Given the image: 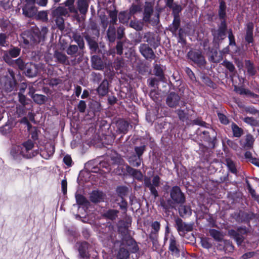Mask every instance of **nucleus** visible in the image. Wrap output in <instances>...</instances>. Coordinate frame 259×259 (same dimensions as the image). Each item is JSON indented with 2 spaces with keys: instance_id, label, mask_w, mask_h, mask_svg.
Segmentation results:
<instances>
[{
  "instance_id": "nucleus-36",
  "label": "nucleus",
  "mask_w": 259,
  "mask_h": 259,
  "mask_svg": "<svg viewBox=\"0 0 259 259\" xmlns=\"http://www.w3.org/2000/svg\"><path fill=\"white\" fill-rule=\"evenodd\" d=\"M226 6L225 3L223 1L221 2L220 4L219 15L220 18L222 20V21L225 20V17L226 16Z\"/></svg>"
},
{
  "instance_id": "nucleus-29",
  "label": "nucleus",
  "mask_w": 259,
  "mask_h": 259,
  "mask_svg": "<svg viewBox=\"0 0 259 259\" xmlns=\"http://www.w3.org/2000/svg\"><path fill=\"white\" fill-rule=\"evenodd\" d=\"M231 129L234 137L240 138L243 134V130L234 122L231 124Z\"/></svg>"
},
{
  "instance_id": "nucleus-32",
  "label": "nucleus",
  "mask_w": 259,
  "mask_h": 259,
  "mask_svg": "<svg viewBox=\"0 0 259 259\" xmlns=\"http://www.w3.org/2000/svg\"><path fill=\"white\" fill-rule=\"evenodd\" d=\"M125 166L126 170L128 174L137 178H140L142 177V174L140 171L134 169L127 164Z\"/></svg>"
},
{
  "instance_id": "nucleus-56",
  "label": "nucleus",
  "mask_w": 259,
  "mask_h": 259,
  "mask_svg": "<svg viewBox=\"0 0 259 259\" xmlns=\"http://www.w3.org/2000/svg\"><path fill=\"white\" fill-rule=\"evenodd\" d=\"M180 24V20L178 17H175L173 22L171 30L173 32H176L178 29Z\"/></svg>"
},
{
  "instance_id": "nucleus-26",
  "label": "nucleus",
  "mask_w": 259,
  "mask_h": 259,
  "mask_svg": "<svg viewBox=\"0 0 259 259\" xmlns=\"http://www.w3.org/2000/svg\"><path fill=\"white\" fill-rule=\"evenodd\" d=\"M77 9L81 14H85L88 11L89 4L86 0H77Z\"/></svg>"
},
{
  "instance_id": "nucleus-59",
  "label": "nucleus",
  "mask_w": 259,
  "mask_h": 259,
  "mask_svg": "<svg viewBox=\"0 0 259 259\" xmlns=\"http://www.w3.org/2000/svg\"><path fill=\"white\" fill-rule=\"evenodd\" d=\"M8 36L5 33H0V46L2 47L7 46L9 44Z\"/></svg>"
},
{
  "instance_id": "nucleus-40",
  "label": "nucleus",
  "mask_w": 259,
  "mask_h": 259,
  "mask_svg": "<svg viewBox=\"0 0 259 259\" xmlns=\"http://www.w3.org/2000/svg\"><path fill=\"white\" fill-rule=\"evenodd\" d=\"M75 198L76 203L78 205L87 206L89 203L88 200L82 195L76 194Z\"/></svg>"
},
{
  "instance_id": "nucleus-19",
  "label": "nucleus",
  "mask_w": 259,
  "mask_h": 259,
  "mask_svg": "<svg viewBox=\"0 0 259 259\" xmlns=\"http://www.w3.org/2000/svg\"><path fill=\"white\" fill-rule=\"evenodd\" d=\"M27 68L25 71V74L26 76L33 77L36 76L37 74V68L35 64H26Z\"/></svg>"
},
{
  "instance_id": "nucleus-13",
  "label": "nucleus",
  "mask_w": 259,
  "mask_h": 259,
  "mask_svg": "<svg viewBox=\"0 0 259 259\" xmlns=\"http://www.w3.org/2000/svg\"><path fill=\"white\" fill-rule=\"evenodd\" d=\"M22 11L25 16L31 18L36 14L37 10L34 5L25 4L22 9Z\"/></svg>"
},
{
  "instance_id": "nucleus-61",
  "label": "nucleus",
  "mask_w": 259,
  "mask_h": 259,
  "mask_svg": "<svg viewBox=\"0 0 259 259\" xmlns=\"http://www.w3.org/2000/svg\"><path fill=\"white\" fill-rule=\"evenodd\" d=\"M14 66L18 67L20 70H23L25 66V64L23 61L20 58H18L14 62Z\"/></svg>"
},
{
  "instance_id": "nucleus-10",
  "label": "nucleus",
  "mask_w": 259,
  "mask_h": 259,
  "mask_svg": "<svg viewBox=\"0 0 259 259\" xmlns=\"http://www.w3.org/2000/svg\"><path fill=\"white\" fill-rule=\"evenodd\" d=\"M139 50L142 55L147 60L153 59L155 57L152 49L147 44H141L139 47Z\"/></svg>"
},
{
  "instance_id": "nucleus-57",
  "label": "nucleus",
  "mask_w": 259,
  "mask_h": 259,
  "mask_svg": "<svg viewBox=\"0 0 259 259\" xmlns=\"http://www.w3.org/2000/svg\"><path fill=\"white\" fill-rule=\"evenodd\" d=\"M117 194L122 198L126 195L127 192V188L124 186H120L116 189Z\"/></svg>"
},
{
  "instance_id": "nucleus-54",
  "label": "nucleus",
  "mask_w": 259,
  "mask_h": 259,
  "mask_svg": "<svg viewBox=\"0 0 259 259\" xmlns=\"http://www.w3.org/2000/svg\"><path fill=\"white\" fill-rule=\"evenodd\" d=\"M48 32V28L47 27H42L41 29V30L38 29V35L39 37H40V42L41 40H44Z\"/></svg>"
},
{
  "instance_id": "nucleus-50",
  "label": "nucleus",
  "mask_w": 259,
  "mask_h": 259,
  "mask_svg": "<svg viewBox=\"0 0 259 259\" xmlns=\"http://www.w3.org/2000/svg\"><path fill=\"white\" fill-rule=\"evenodd\" d=\"M246 183L247 185V189L252 197L259 203V195L256 194L255 191L251 188L250 184L248 181L246 182Z\"/></svg>"
},
{
  "instance_id": "nucleus-28",
  "label": "nucleus",
  "mask_w": 259,
  "mask_h": 259,
  "mask_svg": "<svg viewBox=\"0 0 259 259\" xmlns=\"http://www.w3.org/2000/svg\"><path fill=\"white\" fill-rule=\"evenodd\" d=\"M54 57L57 60V61L62 64H65L68 62V57L64 53L59 52L58 51H55L54 53Z\"/></svg>"
},
{
  "instance_id": "nucleus-30",
  "label": "nucleus",
  "mask_w": 259,
  "mask_h": 259,
  "mask_svg": "<svg viewBox=\"0 0 259 259\" xmlns=\"http://www.w3.org/2000/svg\"><path fill=\"white\" fill-rule=\"evenodd\" d=\"M209 233L210 235L216 241H219L220 243L222 241L223 235L219 231L212 229L209 230Z\"/></svg>"
},
{
  "instance_id": "nucleus-20",
  "label": "nucleus",
  "mask_w": 259,
  "mask_h": 259,
  "mask_svg": "<svg viewBox=\"0 0 259 259\" xmlns=\"http://www.w3.org/2000/svg\"><path fill=\"white\" fill-rule=\"evenodd\" d=\"M55 152V147L51 144L48 145L46 149L41 152L40 155L45 159H48L52 156Z\"/></svg>"
},
{
  "instance_id": "nucleus-16",
  "label": "nucleus",
  "mask_w": 259,
  "mask_h": 259,
  "mask_svg": "<svg viewBox=\"0 0 259 259\" xmlns=\"http://www.w3.org/2000/svg\"><path fill=\"white\" fill-rule=\"evenodd\" d=\"M109 83L107 79H104L97 91L99 96H104L108 93Z\"/></svg>"
},
{
  "instance_id": "nucleus-15",
  "label": "nucleus",
  "mask_w": 259,
  "mask_h": 259,
  "mask_svg": "<svg viewBox=\"0 0 259 259\" xmlns=\"http://www.w3.org/2000/svg\"><path fill=\"white\" fill-rule=\"evenodd\" d=\"M105 194L101 191H93L90 195V200L94 203L100 202L104 201Z\"/></svg>"
},
{
  "instance_id": "nucleus-42",
  "label": "nucleus",
  "mask_w": 259,
  "mask_h": 259,
  "mask_svg": "<svg viewBox=\"0 0 259 259\" xmlns=\"http://www.w3.org/2000/svg\"><path fill=\"white\" fill-rule=\"evenodd\" d=\"M226 162L229 170L233 174H236L237 170L234 162L230 158L226 159Z\"/></svg>"
},
{
  "instance_id": "nucleus-24",
  "label": "nucleus",
  "mask_w": 259,
  "mask_h": 259,
  "mask_svg": "<svg viewBox=\"0 0 259 259\" xmlns=\"http://www.w3.org/2000/svg\"><path fill=\"white\" fill-rule=\"evenodd\" d=\"M92 67L97 70H101L103 68V63L101 59L96 55L91 58Z\"/></svg>"
},
{
  "instance_id": "nucleus-1",
  "label": "nucleus",
  "mask_w": 259,
  "mask_h": 259,
  "mask_svg": "<svg viewBox=\"0 0 259 259\" xmlns=\"http://www.w3.org/2000/svg\"><path fill=\"white\" fill-rule=\"evenodd\" d=\"M153 12V4L151 2H145L143 13V20L151 24L152 26L157 25L159 22V15L157 13L152 19H150Z\"/></svg>"
},
{
  "instance_id": "nucleus-14",
  "label": "nucleus",
  "mask_w": 259,
  "mask_h": 259,
  "mask_svg": "<svg viewBox=\"0 0 259 259\" xmlns=\"http://www.w3.org/2000/svg\"><path fill=\"white\" fill-rule=\"evenodd\" d=\"M11 155L15 159H19L21 157H23V152L21 145H14L12 146Z\"/></svg>"
},
{
  "instance_id": "nucleus-22",
  "label": "nucleus",
  "mask_w": 259,
  "mask_h": 259,
  "mask_svg": "<svg viewBox=\"0 0 259 259\" xmlns=\"http://www.w3.org/2000/svg\"><path fill=\"white\" fill-rule=\"evenodd\" d=\"M89 248V244L86 242H82L78 248L80 256L82 258H87L89 257L88 251Z\"/></svg>"
},
{
  "instance_id": "nucleus-63",
  "label": "nucleus",
  "mask_w": 259,
  "mask_h": 259,
  "mask_svg": "<svg viewBox=\"0 0 259 259\" xmlns=\"http://www.w3.org/2000/svg\"><path fill=\"white\" fill-rule=\"evenodd\" d=\"M222 65L226 67L231 72H233L235 71V68L234 65L232 63L227 60L224 61L222 63Z\"/></svg>"
},
{
  "instance_id": "nucleus-9",
  "label": "nucleus",
  "mask_w": 259,
  "mask_h": 259,
  "mask_svg": "<svg viewBox=\"0 0 259 259\" xmlns=\"http://www.w3.org/2000/svg\"><path fill=\"white\" fill-rule=\"evenodd\" d=\"M179 95L174 92L169 93L166 99V104L170 108H176L180 101Z\"/></svg>"
},
{
  "instance_id": "nucleus-7",
  "label": "nucleus",
  "mask_w": 259,
  "mask_h": 259,
  "mask_svg": "<svg viewBox=\"0 0 259 259\" xmlns=\"http://www.w3.org/2000/svg\"><path fill=\"white\" fill-rule=\"evenodd\" d=\"M188 56L194 63L199 66H204L205 63V60L201 53L198 51H191L188 52Z\"/></svg>"
},
{
  "instance_id": "nucleus-60",
  "label": "nucleus",
  "mask_w": 259,
  "mask_h": 259,
  "mask_svg": "<svg viewBox=\"0 0 259 259\" xmlns=\"http://www.w3.org/2000/svg\"><path fill=\"white\" fill-rule=\"evenodd\" d=\"M176 112L177 113L179 119L182 121H185L187 118V113L185 112L184 110L181 109H178L176 111Z\"/></svg>"
},
{
  "instance_id": "nucleus-47",
  "label": "nucleus",
  "mask_w": 259,
  "mask_h": 259,
  "mask_svg": "<svg viewBox=\"0 0 259 259\" xmlns=\"http://www.w3.org/2000/svg\"><path fill=\"white\" fill-rule=\"evenodd\" d=\"M151 227L152 230L151 231L150 237H152L153 235H156L159 231L160 227V224L159 222L155 221L151 224Z\"/></svg>"
},
{
  "instance_id": "nucleus-6",
  "label": "nucleus",
  "mask_w": 259,
  "mask_h": 259,
  "mask_svg": "<svg viewBox=\"0 0 259 259\" xmlns=\"http://www.w3.org/2000/svg\"><path fill=\"white\" fill-rule=\"evenodd\" d=\"M170 194L171 198L175 202L180 204H183L185 202V198L184 195L181 192L179 187H173L170 191Z\"/></svg>"
},
{
  "instance_id": "nucleus-39",
  "label": "nucleus",
  "mask_w": 259,
  "mask_h": 259,
  "mask_svg": "<svg viewBox=\"0 0 259 259\" xmlns=\"http://www.w3.org/2000/svg\"><path fill=\"white\" fill-rule=\"evenodd\" d=\"M118 211L114 209H110L104 213V216L111 220H115L117 217Z\"/></svg>"
},
{
  "instance_id": "nucleus-17",
  "label": "nucleus",
  "mask_w": 259,
  "mask_h": 259,
  "mask_svg": "<svg viewBox=\"0 0 259 259\" xmlns=\"http://www.w3.org/2000/svg\"><path fill=\"white\" fill-rule=\"evenodd\" d=\"M235 90L240 95H246L250 97L255 99L256 101H259V96L251 92L248 90L242 88H237L235 87Z\"/></svg>"
},
{
  "instance_id": "nucleus-5",
  "label": "nucleus",
  "mask_w": 259,
  "mask_h": 259,
  "mask_svg": "<svg viewBox=\"0 0 259 259\" xmlns=\"http://www.w3.org/2000/svg\"><path fill=\"white\" fill-rule=\"evenodd\" d=\"M175 222L177 230L181 236H183L186 233L193 230V225L192 224L186 223L180 218L176 219Z\"/></svg>"
},
{
  "instance_id": "nucleus-25",
  "label": "nucleus",
  "mask_w": 259,
  "mask_h": 259,
  "mask_svg": "<svg viewBox=\"0 0 259 259\" xmlns=\"http://www.w3.org/2000/svg\"><path fill=\"white\" fill-rule=\"evenodd\" d=\"M20 49L17 47H14L9 51L8 54H5L4 59L6 62H8L10 59L9 55L13 58H16L20 55Z\"/></svg>"
},
{
  "instance_id": "nucleus-55",
  "label": "nucleus",
  "mask_w": 259,
  "mask_h": 259,
  "mask_svg": "<svg viewBox=\"0 0 259 259\" xmlns=\"http://www.w3.org/2000/svg\"><path fill=\"white\" fill-rule=\"evenodd\" d=\"M56 23L59 29L63 30L65 28L64 20L62 17L58 16L56 19Z\"/></svg>"
},
{
  "instance_id": "nucleus-4",
  "label": "nucleus",
  "mask_w": 259,
  "mask_h": 259,
  "mask_svg": "<svg viewBox=\"0 0 259 259\" xmlns=\"http://www.w3.org/2000/svg\"><path fill=\"white\" fill-rule=\"evenodd\" d=\"M144 184L146 187L149 189L151 194L154 196L155 198L158 197V194L156 187L160 185V178L159 176H154L152 182L150 178H145Z\"/></svg>"
},
{
  "instance_id": "nucleus-18",
  "label": "nucleus",
  "mask_w": 259,
  "mask_h": 259,
  "mask_svg": "<svg viewBox=\"0 0 259 259\" xmlns=\"http://www.w3.org/2000/svg\"><path fill=\"white\" fill-rule=\"evenodd\" d=\"M220 249H223L226 252H231L234 250V246L229 240H223L219 244Z\"/></svg>"
},
{
  "instance_id": "nucleus-49",
  "label": "nucleus",
  "mask_w": 259,
  "mask_h": 259,
  "mask_svg": "<svg viewBox=\"0 0 259 259\" xmlns=\"http://www.w3.org/2000/svg\"><path fill=\"white\" fill-rule=\"evenodd\" d=\"M78 46L75 45H70L66 50L68 55L73 56L75 55L78 50Z\"/></svg>"
},
{
  "instance_id": "nucleus-8",
  "label": "nucleus",
  "mask_w": 259,
  "mask_h": 259,
  "mask_svg": "<svg viewBox=\"0 0 259 259\" xmlns=\"http://www.w3.org/2000/svg\"><path fill=\"white\" fill-rule=\"evenodd\" d=\"M227 25L226 20L221 21L218 30H214L212 31L214 37L218 39H223L226 35Z\"/></svg>"
},
{
  "instance_id": "nucleus-52",
  "label": "nucleus",
  "mask_w": 259,
  "mask_h": 259,
  "mask_svg": "<svg viewBox=\"0 0 259 259\" xmlns=\"http://www.w3.org/2000/svg\"><path fill=\"white\" fill-rule=\"evenodd\" d=\"M160 205L165 210H168L170 208H172L173 205L172 202L170 200H168L167 201H165L163 199L160 200Z\"/></svg>"
},
{
  "instance_id": "nucleus-31",
  "label": "nucleus",
  "mask_w": 259,
  "mask_h": 259,
  "mask_svg": "<svg viewBox=\"0 0 259 259\" xmlns=\"http://www.w3.org/2000/svg\"><path fill=\"white\" fill-rule=\"evenodd\" d=\"M107 37L110 42H113L116 39V29L113 25L109 26L107 30Z\"/></svg>"
},
{
  "instance_id": "nucleus-51",
  "label": "nucleus",
  "mask_w": 259,
  "mask_h": 259,
  "mask_svg": "<svg viewBox=\"0 0 259 259\" xmlns=\"http://www.w3.org/2000/svg\"><path fill=\"white\" fill-rule=\"evenodd\" d=\"M129 256L128 250L124 247H121L118 252L119 259H126Z\"/></svg>"
},
{
  "instance_id": "nucleus-11",
  "label": "nucleus",
  "mask_w": 259,
  "mask_h": 259,
  "mask_svg": "<svg viewBox=\"0 0 259 259\" xmlns=\"http://www.w3.org/2000/svg\"><path fill=\"white\" fill-rule=\"evenodd\" d=\"M253 28L254 25L252 22L246 24L245 27V40L248 44L253 42Z\"/></svg>"
},
{
  "instance_id": "nucleus-43",
  "label": "nucleus",
  "mask_w": 259,
  "mask_h": 259,
  "mask_svg": "<svg viewBox=\"0 0 259 259\" xmlns=\"http://www.w3.org/2000/svg\"><path fill=\"white\" fill-rule=\"evenodd\" d=\"M128 161L134 166L139 167L141 165L142 159L136 155H133L129 158Z\"/></svg>"
},
{
  "instance_id": "nucleus-12",
  "label": "nucleus",
  "mask_w": 259,
  "mask_h": 259,
  "mask_svg": "<svg viewBox=\"0 0 259 259\" xmlns=\"http://www.w3.org/2000/svg\"><path fill=\"white\" fill-rule=\"evenodd\" d=\"M178 246L176 238L172 235H171L169 238L168 249L172 255L177 256L179 255L180 250L178 248Z\"/></svg>"
},
{
  "instance_id": "nucleus-34",
  "label": "nucleus",
  "mask_w": 259,
  "mask_h": 259,
  "mask_svg": "<svg viewBox=\"0 0 259 259\" xmlns=\"http://www.w3.org/2000/svg\"><path fill=\"white\" fill-rule=\"evenodd\" d=\"M74 40L77 44L80 49H83L84 48V43L83 37L77 33H75L73 35Z\"/></svg>"
},
{
  "instance_id": "nucleus-44",
  "label": "nucleus",
  "mask_w": 259,
  "mask_h": 259,
  "mask_svg": "<svg viewBox=\"0 0 259 259\" xmlns=\"http://www.w3.org/2000/svg\"><path fill=\"white\" fill-rule=\"evenodd\" d=\"M154 72L156 76L159 77L160 79L162 80L164 78L163 70L161 67L158 64H155L154 67Z\"/></svg>"
},
{
  "instance_id": "nucleus-48",
  "label": "nucleus",
  "mask_w": 259,
  "mask_h": 259,
  "mask_svg": "<svg viewBox=\"0 0 259 259\" xmlns=\"http://www.w3.org/2000/svg\"><path fill=\"white\" fill-rule=\"evenodd\" d=\"M54 13L58 16L62 17L63 16H66L68 14V12L66 8L63 7H59L55 10Z\"/></svg>"
},
{
  "instance_id": "nucleus-58",
  "label": "nucleus",
  "mask_w": 259,
  "mask_h": 259,
  "mask_svg": "<svg viewBox=\"0 0 259 259\" xmlns=\"http://www.w3.org/2000/svg\"><path fill=\"white\" fill-rule=\"evenodd\" d=\"M25 86L24 87H22L20 91V92L18 93V97H19V102L24 105L25 104V101H26V97L23 95V93H24Z\"/></svg>"
},
{
  "instance_id": "nucleus-37",
  "label": "nucleus",
  "mask_w": 259,
  "mask_h": 259,
  "mask_svg": "<svg viewBox=\"0 0 259 259\" xmlns=\"http://www.w3.org/2000/svg\"><path fill=\"white\" fill-rule=\"evenodd\" d=\"M142 11V7L140 5L133 4L129 9V15L131 16L137 13Z\"/></svg>"
},
{
  "instance_id": "nucleus-21",
  "label": "nucleus",
  "mask_w": 259,
  "mask_h": 259,
  "mask_svg": "<svg viewBox=\"0 0 259 259\" xmlns=\"http://www.w3.org/2000/svg\"><path fill=\"white\" fill-rule=\"evenodd\" d=\"M254 138L250 134H247L245 137L244 142L242 144L243 147L246 149H251L253 147Z\"/></svg>"
},
{
  "instance_id": "nucleus-33",
  "label": "nucleus",
  "mask_w": 259,
  "mask_h": 259,
  "mask_svg": "<svg viewBox=\"0 0 259 259\" xmlns=\"http://www.w3.org/2000/svg\"><path fill=\"white\" fill-rule=\"evenodd\" d=\"M117 126L118 130L121 133H125L127 131L128 127V123L123 120H120L117 121Z\"/></svg>"
},
{
  "instance_id": "nucleus-46",
  "label": "nucleus",
  "mask_w": 259,
  "mask_h": 259,
  "mask_svg": "<svg viewBox=\"0 0 259 259\" xmlns=\"http://www.w3.org/2000/svg\"><path fill=\"white\" fill-rule=\"evenodd\" d=\"M130 26L137 31L141 30L143 27V24L138 21H131Z\"/></svg>"
},
{
  "instance_id": "nucleus-53",
  "label": "nucleus",
  "mask_w": 259,
  "mask_h": 259,
  "mask_svg": "<svg viewBox=\"0 0 259 259\" xmlns=\"http://www.w3.org/2000/svg\"><path fill=\"white\" fill-rule=\"evenodd\" d=\"M130 18L131 16L127 15L125 12H120L119 14V20L122 23L127 22Z\"/></svg>"
},
{
  "instance_id": "nucleus-62",
  "label": "nucleus",
  "mask_w": 259,
  "mask_h": 259,
  "mask_svg": "<svg viewBox=\"0 0 259 259\" xmlns=\"http://www.w3.org/2000/svg\"><path fill=\"white\" fill-rule=\"evenodd\" d=\"M37 18L42 21L46 22L48 20V13L46 11H40L37 14Z\"/></svg>"
},
{
  "instance_id": "nucleus-27",
  "label": "nucleus",
  "mask_w": 259,
  "mask_h": 259,
  "mask_svg": "<svg viewBox=\"0 0 259 259\" xmlns=\"http://www.w3.org/2000/svg\"><path fill=\"white\" fill-rule=\"evenodd\" d=\"M28 94L31 97L34 101L38 104H42L47 100V97L45 95L34 94V91H33L32 94L30 92Z\"/></svg>"
},
{
  "instance_id": "nucleus-35",
  "label": "nucleus",
  "mask_w": 259,
  "mask_h": 259,
  "mask_svg": "<svg viewBox=\"0 0 259 259\" xmlns=\"http://www.w3.org/2000/svg\"><path fill=\"white\" fill-rule=\"evenodd\" d=\"M211 60L213 62H220L223 58L222 52H218L215 50L211 52Z\"/></svg>"
},
{
  "instance_id": "nucleus-64",
  "label": "nucleus",
  "mask_w": 259,
  "mask_h": 259,
  "mask_svg": "<svg viewBox=\"0 0 259 259\" xmlns=\"http://www.w3.org/2000/svg\"><path fill=\"white\" fill-rule=\"evenodd\" d=\"M134 242V240L131 237L127 236L124 237L122 239L121 244L124 246H130L131 245H132Z\"/></svg>"
},
{
  "instance_id": "nucleus-45",
  "label": "nucleus",
  "mask_w": 259,
  "mask_h": 259,
  "mask_svg": "<svg viewBox=\"0 0 259 259\" xmlns=\"http://www.w3.org/2000/svg\"><path fill=\"white\" fill-rule=\"evenodd\" d=\"M74 1L75 0H66L64 2V5L66 7H68V10L71 13H77V10L74 6Z\"/></svg>"
},
{
  "instance_id": "nucleus-41",
  "label": "nucleus",
  "mask_w": 259,
  "mask_h": 259,
  "mask_svg": "<svg viewBox=\"0 0 259 259\" xmlns=\"http://www.w3.org/2000/svg\"><path fill=\"white\" fill-rule=\"evenodd\" d=\"M243 120L244 122L252 126H257L259 125L257 120L252 117H245L243 118Z\"/></svg>"
},
{
  "instance_id": "nucleus-38",
  "label": "nucleus",
  "mask_w": 259,
  "mask_h": 259,
  "mask_svg": "<svg viewBox=\"0 0 259 259\" xmlns=\"http://www.w3.org/2000/svg\"><path fill=\"white\" fill-rule=\"evenodd\" d=\"M179 213L182 217L185 215H190L191 214V209L188 206L181 205L179 207Z\"/></svg>"
},
{
  "instance_id": "nucleus-2",
  "label": "nucleus",
  "mask_w": 259,
  "mask_h": 259,
  "mask_svg": "<svg viewBox=\"0 0 259 259\" xmlns=\"http://www.w3.org/2000/svg\"><path fill=\"white\" fill-rule=\"evenodd\" d=\"M38 29L37 28L23 32L21 36L25 45H34L40 42V37L38 35Z\"/></svg>"
},
{
  "instance_id": "nucleus-23",
  "label": "nucleus",
  "mask_w": 259,
  "mask_h": 259,
  "mask_svg": "<svg viewBox=\"0 0 259 259\" xmlns=\"http://www.w3.org/2000/svg\"><path fill=\"white\" fill-rule=\"evenodd\" d=\"M84 37L89 45L91 53H96L98 49V43L88 35H85Z\"/></svg>"
},
{
  "instance_id": "nucleus-3",
  "label": "nucleus",
  "mask_w": 259,
  "mask_h": 259,
  "mask_svg": "<svg viewBox=\"0 0 259 259\" xmlns=\"http://www.w3.org/2000/svg\"><path fill=\"white\" fill-rule=\"evenodd\" d=\"M34 146V142L30 139L24 142L21 144L23 152V157L26 158H31L34 157L38 154V152L37 151L33 150Z\"/></svg>"
}]
</instances>
